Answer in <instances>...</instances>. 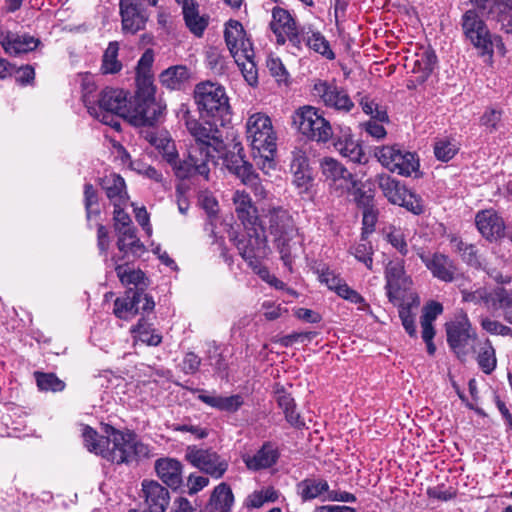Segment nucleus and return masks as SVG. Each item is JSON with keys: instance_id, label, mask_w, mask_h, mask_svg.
Masks as SVG:
<instances>
[{"instance_id": "f257e3e1", "label": "nucleus", "mask_w": 512, "mask_h": 512, "mask_svg": "<svg viewBox=\"0 0 512 512\" xmlns=\"http://www.w3.org/2000/svg\"><path fill=\"white\" fill-rule=\"evenodd\" d=\"M152 455L150 447L132 431L110 429L109 446L104 459L115 464H134Z\"/></svg>"}, {"instance_id": "f03ea898", "label": "nucleus", "mask_w": 512, "mask_h": 512, "mask_svg": "<svg viewBox=\"0 0 512 512\" xmlns=\"http://www.w3.org/2000/svg\"><path fill=\"white\" fill-rule=\"evenodd\" d=\"M194 100L202 118L223 121L230 113L229 98L225 88L212 81H202L194 88Z\"/></svg>"}, {"instance_id": "7ed1b4c3", "label": "nucleus", "mask_w": 512, "mask_h": 512, "mask_svg": "<svg viewBox=\"0 0 512 512\" xmlns=\"http://www.w3.org/2000/svg\"><path fill=\"white\" fill-rule=\"evenodd\" d=\"M133 100L127 109L126 119L135 126H152L162 117L166 106L155 97L154 85L136 86Z\"/></svg>"}, {"instance_id": "20e7f679", "label": "nucleus", "mask_w": 512, "mask_h": 512, "mask_svg": "<svg viewBox=\"0 0 512 512\" xmlns=\"http://www.w3.org/2000/svg\"><path fill=\"white\" fill-rule=\"evenodd\" d=\"M293 125L310 140L326 143L333 138V130L319 110L313 106H303L292 116Z\"/></svg>"}, {"instance_id": "39448f33", "label": "nucleus", "mask_w": 512, "mask_h": 512, "mask_svg": "<svg viewBox=\"0 0 512 512\" xmlns=\"http://www.w3.org/2000/svg\"><path fill=\"white\" fill-rule=\"evenodd\" d=\"M97 112L100 115H92L102 123L119 131L121 128L118 117L126 118L127 96L123 90L105 88L96 101Z\"/></svg>"}, {"instance_id": "423d86ee", "label": "nucleus", "mask_w": 512, "mask_h": 512, "mask_svg": "<svg viewBox=\"0 0 512 512\" xmlns=\"http://www.w3.org/2000/svg\"><path fill=\"white\" fill-rule=\"evenodd\" d=\"M246 235L241 238L230 234V239L234 241L239 254L254 270L259 268V258L266 255L267 240L262 225L244 227Z\"/></svg>"}, {"instance_id": "0eeeda50", "label": "nucleus", "mask_w": 512, "mask_h": 512, "mask_svg": "<svg viewBox=\"0 0 512 512\" xmlns=\"http://www.w3.org/2000/svg\"><path fill=\"white\" fill-rule=\"evenodd\" d=\"M246 134L253 150H277V134L267 114H251L246 122Z\"/></svg>"}, {"instance_id": "6e6552de", "label": "nucleus", "mask_w": 512, "mask_h": 512, "mask_svg": "<svg viewBox=\"0 0 512 512\" xmlns=\"http://www.w3.org/2000/svg\"><path fill=\"white\" fill-rule=\"evenodd\" d=\"M320 169L329 192L336 197L346 195L357 186L352 173L336 159L323 158L320 161Z\"/></svg>"}, {"instance_id": "1a4fd4ad", "label": "nucleus", "mask_w": 512, "mask_h": 512, "mask_svg": "<svg viewBox=\"0 0 512 512\" xmlns=\"http://www.w3.org/2000/svg\"><path fill=\"white\" fill-rule=\"evenodd\" d=\"M465 37L477 48L481 55L493 54V40L487 25L474 9L467 10L461 18Z\"/></svg>"}, {"instance_id": "9d476101", "label": "nucleus", "mask_w": 512, "mask_h": 512, "mask_svg": "<svg viewBox=\"0 0 512 512\" xmlns=\"http://www.w3.org/2000/svg\"><path fill=\"white\" fill-rule=\"evenodd\" d=\"M375 156L385 168L402 176H410L419 168V160L415 154L397 145L378 148Z\"/></svg>"}, {"instance_id": "9b49d317", "label": "nucleus", "mask_w": 512, "mask_h": 512, "mask_svg": "<svg viewBox=\"0 0 512 512\" xmlns=\"http://www.w3.org/2000/svg\"><path fill=\"white\" fill-rule=\"evenodd\" d=\"M185 459L195 468L214 479H220L228 470V461L216 451L188 446L185 450Z\"/></svg>"}, {"instance_id": "f8f14e48", "label": "nucleus", "mask_w": 512, "mask_h": 512, "mask_svg": "<svg viewBox=\"0 0 512 512\" xmlns=\"http://www.w3.org/2000/svg\"><path fill=\"white\" fill-rule=\"evenodd\" d=\"M223 152H213L212 148L199 145H190L188 157L176 167V175L179 178H188L194 174H199L208 179L210 172V163H214L216 155Z\"/></svg>"}, {"instance_id": "ddd939ff", "label": "nucleus", "mask_w": 512, "mask_h": 512, "mask_svg": "<svg viewBox=\"0 0 512 512\" xmlns=\"http://www.w3.org/2000/svg\"><path fill=\"white\" fill-rule=\"evenodd\" d=\"M151 6H156L158 0H147ZM119 14L121 17V30L125 35H135L145 29L149 14L141 7L138 0H120Z\"/></svg>"}, {"instance_id": "4468645a", "label": "nucleus", "mask_w": 512, "mask_h": 512, "mask_svg": "<svg viewBox=\"0 0 512 512\" xmlns=\"http://www.w3.org/2000/svg\"><path fill=\"white\" fill-rule=\"evenodd\" d=\"M447 342L450 348L458 357L467 354V346L475 340L476 334L466 315L457 316L454 320L446 323Z\"/></svg>"}, {"instance_id": "2eb2a0df", "label": "nucleus", "mask_w": 512, "mask_h": 512, "mask_svg": "<svg viewBox=\"0 0 512 512\" xmlns=\"http://www.w3.org/2000/svg\"><path fill=\"white\" fill-rule=\"evenodd\" d=\"M313 95L326 107L349 112L354 103L342 87L327 81H317L313 86Z\"/></svg>"}, {"instance_id": "dca6fc26", "label": "nucleus", "mask_w": 512, "mask_h": 512, "mask_svg": "<svg viewBox=\"0 0 512 512\" xmlns=\"http://www.w3.org/2000/svg\"><path fill=\"white\" fill-rule=\"evenodd\" d=\"M270 28L276 35L278 44H284L288 40L293 46H300L302 37L295 20L287 10L280 7L272 10Z\"/></svg>"}, {"instance_id": "f3484780", "label": "nucleus", "mask_w": 512, "mask_h": 512, "mask_svg": "<svg viewBox=\"0 0 512 512\" xmlns=\"http://www.w3.org/2000/svg\"><path fill=\"white\" fill-rule=\"evenodd\" d=\"M473 299L483 302L487 308L501 309L505 321L512 325V291L503 287L491 290L479 289L474 292Z\"/></svg>"}, {"instance_id": "a211bd4d", "label": "nucleus", "mask_w": 512, "mask_h": 512, "mask_svg": "<svg viewBox=\"0 0 512 512\" xmlns=\"http://www.w3.org/2000/svg\"><path fill=\"white\" fill-rule=\"evenodd\" d=\"M187 129L194 138L192 145L212 148L213 152H223L224 142L216 125H203L196 120H189L186 123Z\"/></svg>"}, {"instance_id": "6ab92c4d", "label": "nucleus", "mask_w": 512, "mask_h": 512, "mask_svg": "<svg viewBox=\"0 0 512 512\" xmlns=\"http://www.w3.org/2000/svg\"><path fill=\"white\" fill-rule=\"evenodd\" d=\"M416 253L435 278L444 282L454 281L456 268L446 255L441 253L430 254L421 248H417Z\"/></svg>"}, {"instance_id": "aec40b11", "label": "nucleus", "mask_w": 512, "mask_h": 512, "mask_svg": "<svg viewBox=\"0 0 512 512\" xmlns=\"http://www.w3.org/2000/svg\"><path fill=\"white\" fill-rule=\"evenodd\" d=\"M224 37L232 57H243V54L254 51L243 25L236 20H229L226 23Z\"/></svg>"}, {"instance_id": "412c9836", "label": "nucleus", "mask_w": 512, "mask_h": 512, "mask_svg": "<svg viewBox=\"0 0 512 512\" xmlns=\"http://www.w3.org/2000/svg\"><path fill=\"white\" fill-rule=\"evenodd\" d=\"M387 296L391 302L400 298L401 290L408 288L410 282L405 275L401 261H391L385 271Z\"/></svg>"}, {"instance_id": "4be33fe9", "label": "nucleus", "mask_w": 512, "mask_h": 512, "mask_svg": "<svg viewBox=\"0 0 512 512\" xmlns=\"http://www.w3.org/2000/svg\"><path fill=\"white\" fill-rule=\"evenodd\" d=\"M142 493L151 512H166L170 502L169 491L154 480L142 482Z\"/></svg>"}, {"instance_id": "5701e85b", "label": "nucleus", "mask_w": 512, "mask_h": 512, "mask_svg": "<svg viewBox=\"0 0 512 512\" xmlns=\"http://www.w3.org/2000/svg\"><path fill=\"white\" fill-rule=\"evenodd\" d=\"M478 231L487 240H497L504 236L505 224L503 219L493 210L479 211L475 217Z\"/></svg>"}, {"instance_id": "b1692460", "label": "nucleus", "mask_w": 512, "mask_h": 512, "mask_svg": "<svg viewBox=\"0 0 512 512\" xmlns=\"http://www.w3.org/2000/svg\"><path fill=\"white\" fill-rule=\"evenodd\" d=\"M235 212L244 227L261 225L257 208L254 206L250 195L244 190H236L232 197Z\"/></svg>"}, {"instance_id": "393cba45", "label": "nucleus", "mask_w": 512, "mask_h": 512, "mask_svg": "<svg viewBox=\"0 0 512 512\" xmlns=\"http://www.w3.org/2000/svg\"><path fill=\"white\" fill-rule=\"evenodd\" d=\"M183 465L173 458H161L155 462L158 477L171 489H178L183 483Z\"/></svg>"}, {"instance_id": "a878e982", "label": "nucleus", "mask_w": 512, "mask_h": 512, "mask_svg": "<svg viewBox=\"0 0 512 512\" xmlns=\"http://www.w3.org/2000/svg\"><path fill=\"white\" fill-rule=\"evenodd\" d=\"M267 216L269 218V230L271 235L274 236V241L283 237V235H290V237L296 235L298 229L287 210L280 207L273 208L269 210Z\"/></svg>"}, {"instance_id": "bb28decb", "label": "nucleus", "mask_w": 512, "mask_h": 512, "mask_svg": "<svg viewBox=\"0 0 512 512\" xmlns=\"http://www.w3.org/2000/svg\"><path fill=\"white\" fill-rule=\"evenodd\" d=\"M0 44L7 54L17 56L33 51L38 47L40 41L38 38L28 34L8 32L5 36L2 37Z\"/></svg>"}, {"instance_id": "cd10ccee", "label": "nucleus", "mask_w": 512, "mask_h": 512, "mask_svg": "<svg viewBox=\"0 0 512 512\" xmlns=\"http://www.w3.org/2000/svg\"><path fill=\"white\" fill-rule=\"evenodd\" d=\"M281 259L285 266L291 269L293 260L299 256L302 251V237L296 231V235H283V237L275 240Z\"/></svg>"}, {"instance_id": "c85d7f7f", "label": "nucleus", "mask_w": 512, "mask_h": 512, "mask_svg": "<svg viewBox=\"0 0 512 512\" xmlns=\"http://www.w3.org/2000/svg\"><path fill=\"white\" fill-rule=\"evenodd\" d=\"M279 457L277 448L271 443H265L256 454L244 458L249 469L260 470L274 465Z\"/></svg>"}, {"instance_id": "c756f323", "label": "nucleus", "mask_w": 512, "mask_h": 512, "mask_svg": "<svg viewBox=\"0 0 512 512\" xmlns=\"http://www.w3.org/2000/svg\"><path fill=\"white\" fill-rule=\"evenodd\" d=\"M102 188L114 207L122 206L127 201L124 179L117 174L105 176L101 181Z\"/></svg>"}, {"instance_id": "7c9ffc66", "label": "nucleus", "mask_w": 512, "mask_h": 512, "mask_svg": "<svg viewBox=\"0 0 512 512\" xmlns=\"http://www.w3.org/2000/svg\"><path fill=\"white\" fill-rule=\"evenodd\" d=\"M198 399L210 407L226 412H235L243 404V399L240 395H231L223 397L216 394H208L207 392H201L198 395Z\"/></svg>"}, {"instance_id": "2f4dec72", "label": "nucleus", "mask_w": 512, "mask_h": 512, "mask_svg": "<svg viewBox=\"0 0 512 512\" xmlns=\"http://www.w3.org/2000/svg\"><path fill=\"white\" fill-rule=\"evenodd\" d=\"M334 148L352 162L361 163L364 156L361 146L352 138L349 131H345L341 137L334 139Z\"/></svg>"}, {"instance_id": "473e14b6", "label": "nucleus", "mask_w": 512, "mask_h": 512, "mask_svg": "<svg viewBox=\"0 0 512 512\" xmlns=\"http://www.w3.org/2000/svg\"><path fill=\"white\" fill-rule=\"evenodd\" d=\"M117 247L124 255L131 253L139 256L144 251V245L136 236V229L134 227H126L125 229H118Z\"/></svg>"}, {"instance_id": "72a5a7b5", "label": "nucleus", "mask_w": 512, "mask_h": 512, "mask_svg": "<svg viewBox=\"0 0 512 512\" xmlns=\"http://www.w3.org/2000/svg\"><path fill=\"white\" fill-rule=\"evenodd\" d=\"M162 85L170 90L181 89L190 79V72L186 66H172L164 70L160 76Z\"/></svg>"}, {"instance_id": "f704fd0d", "label": "nucleus", "mask_w": 512, "mask_h": 512, "mask_svg": "<svg viewBox=\"0 0 512 512\" xmlns=\"http://www.w3.org/2000/svg\"><path fill=\"white\" fill-rule=\"evenodd\" d=\"M233 503L232 490L228 484L223 482L214 488L210 496L209 507L218 512H230Z\"/></svg>"}, {"instance_id": "c9c22d12", "label": "nucleus", "mask_w": 512, "mask_h": 512, "mask_svg": "<svg viewBox=\"0 0 512 512\" xmlns=\"http://www.w3.org/2000/svg\"><path fill=\"white\" fill-rule=\"evenodd\" d=\"M378 184L385 197L392 204L404 203V196H409L408 190L389 175H380Z\"/></svg>"}, {"instance_id": "e433bc0d", "label": "nucleus", "mask_w": 512, "mask_h": 512, "mask_svg": "<svg viewBox=\"0 0 512 512\" xmlns=\"http://www.w3.org/2000/svg\"><path fill=\"white\" fill-rule=\"evenodd\" d=\"M490 14L500 24V29L512 34V0H494Z\"/></svg>"}, {"instance_id": "4c0bfd02", "label": "nucleus", "mask_w": 512, "mask_h": 512, "mask_svg": "<svg viewBox=\"0 0 512 512\" xmlns=\"http://www.w3.org/2000/svg\"><path fill=\"white\" fill-rule=\"evenodd\" d=\"M139 310L135 291L127 292L124 297L117 298L114 302L113 312L116 317L123 320L133 318Z\"/></svg>"}, {"instance_id": "58836bf2", "label": "nucleus", "mask_w": 512, "mask_h": 512, "mask_svg": "<svg viewBox=\"0 0 512 512\" xmlns=\"http://www.w3.org/2000/svg\"><path fill=\"white\" fill-rule=\"evenodd\" d=\"M297 490L304 501L315 499L323 493L328 494V492H330L327 481L315 478H308L301 481L297 485Z\"/></svg>"}, {"instance_id": "ea45409f", "label": "nucleus", "mask_w": 512, "mask_h": 512, "mask_svg": "<svg viewBox=\"0 0 512 512\" xmlns=\"http://www.w3.org/2000/svg\"><path fill=\"white\" fill-rule=\"evenodd\" d=\"M154 61V53L152 49H147L138 61L136 68V86L148 87L153 84V74L151 71Z\"/></svg>"}, {"instance_id": "a19ab883", "label": "nucleus", "mask_w": 512, "mask_h": 512, "mask_svg": "<svg viewBox=\"0 0 512 512\" xmlns=\"http://www.w3.org/2000/svg\"><path fill=\"white\" fill-rule=\"evenodd\" d=\"M183 16L188 29L197 37L202 36L208 26V17L201 16L196 5L185 6Z\"/></svg>"}, {"instance_id": "79ce46f5", "label": "nucleus", "mask_w": 512, "mask_h": 512, "mask_svg": "<svg viewBox=\"0 0 512 512\" xmlns=\"http://www.w3.org/2000/svg\"><path fill=\"white\" fill-rule=\"evenodd\" d=\"M109 434L110 432L107 431ZM83 440L85 447L95 454L101 455L104 458V453L109 446V435L107 437L100 436L92 428L86 426L83 429Z\"/></svg>"}, {"instance_id": "37998d69", "label": "nucleus", "mask_w": 512, "mask_h": 512, "mask_svg": "<svg viewBox=\"0 0 512 512\" xmlns=\"http://www.w3.org/2000/svg\"><path fill=\"white\" fill-rule=\"evenodd\" d=\"M238 67L240 68L242 75L246 82L254 86L258 83V70L255 62V52L245 53L243 57H233Z\"/></svg>"}, {"instance_id": "c03bdc74", "label": "nucleus", "mask_w": 512, "mask_h": 512, "mask_svg": "<svg viewBox=\"0 0 512 512\" xmlns=\"http://www.w3.org/2000/svg\"><path fill=\"white\" fill-rule=\"evenodd\" d=\"M121 258L112 257L115 271L120 282L124 285H138L144 280V273L139 269H133L128 264H120Z\"/></svg>"}, {"instance_id": "a18cd8bd", "label": "nucleus", "mask_w": 512, "mask_h": 512, "mask_svg": "<svg viewBox=\"0 0 512 512\" xmlns=\"http://www.w3.org/2000/svg\"><path fill=\"white\" fill-rule=\"evenodd\" d=\"M119 43L110 42L106 48L103 58L101 71L103 74H115L122 69V63L118 60Z\"/></svg>"}, {"instance_id": "49530a36", "label": "nucleus", "mask_w": 512, "mask_h": 512, "mask_svg": "<svg viewBox=\"0 0 512 512\" xmlns=\"http://www.w3.org/2000/svg\"><path fill=\"white\" fill-rule=\"evenodd\" d=\"M136 341H141L149 346H157L161 343L162 337L151 329L150 325L144 320L140 319L138 324L131 329Z\"/></svg>"}, {"instance_id": "de8ad7c7", "label": "nucleus", "mask_w": 512, "mask_h": 512, "mask_svg": "<svg viewBox=\"0 0 512 512\" xmlns=\"http://www.w3.org/2000/svg\"><path fill=\"white\" fill-rule=\"evenodd\" d=\"M422 312L420 323L423 334L430 337L431 331H435L432 323L443 312V306L439 302L430 301L423 307Z\"/></svg>"}, {"instance_id": "09e8293b", "label": "nucleus", "mask_w": 512, "mask_h": 512, "mask_svg": "<svg viewBox=\"0 0 512 512\" xmlns=\"http://www.w3.org/2000/svg\"><path fill=\"white\" fill-rule=\"evenodd\" d=\"M291 170L294 174L293 181L295 185L306 190L311 181L307 159L304 156L294 158L291 164Z\"/></svg>"}, {"instance_id": "8fccbe9b", "label": "nucleus", "mask_w": 512, "mask_h": 512, "mask_svg": "<svg viewBox=\"0 0 512 512\" xmlns=\"http://www.w3.org/2000/svg\"><path fill=\"white\" fill-rule=\"evenodd\" d=\"M36 383L41 391L61 392L65 389V382L59 379L54 373L36 371L34 373Z\"/></svg>"}, {"instance_id": "3c124183", "label": "nucleus", "mask_w": 512, "mask_h": 512, "mask_svg": "<svg viewBox=\"0 0 512 512\" xmlns=\"http://www.w3.org/2000/svg\"><path fill=\"white\" fill-rule=\"evenodd\" d=\"M477 362L482 371L486 374H490L496 368L497 360L495 356V349L489 340H487L480 348Z\"/></svg>"}, {"instance_id": "603ef678", "label": "nucleus", "mask_w": 512, "mask_h": 512, "mask_svg": "<svg viewBox=\"0 0 512 512\" xmlns=\"http://www.w3.org/2000/svg\"><path fill=\"white\" fill-rule=\"evenodd\" d=\"M82 87V100L90 115H100L97 112L96 100L93 93L96 91L95 83L89 78L84 77L81 83Z\"/></svg>"}, {"instance_id": "864d4df0", "label": "nucleus", "mask_w": 512, "mask_h": 512, "mask_svg": "<svg viewBox=\"0 0 512 512\" xmlns=\"http://www.w3.org/2000/svg\"><path fill=\"white\" fill-rule=\"evenodd\" d=\"M305 40L310 49H313L315 52H318L329 59L334 58V54L331 51L328 42L320 33H312L310 36H307Z\"/></svg>"}, {"instance_id": "5fc2aeb1", "label": "nucleus", "mask_w": 512, "mask_h": 512, "mask_svg": "<svg viewBox=\"0 0 512 512\" xmlns=\"http://www.w3.org/2000/svg\"><path fill=\"white\" fill-rule=\"evenodd\" d=\"M458 249L461 252L462 259L467 264L476 268L486 269V264L483 263V261L478 256V251L474 245L460 242L458 244Z\"/></svg>"}, {"instance_id": "6e6d98bb", "label": "nucleus", "mask_w": 512, "mask_h": 512, "mask_svg": "<svg viewBox=\"0 0 512 512\" xmlns=\"http://www.w3.org/2000/svg\"><path fill=\"white\" fill-rule=\"evenodd\" d=\"M481 327L492 335H500L504 337H512V328L503 324L498 320L485 317L481 319Z\"/></svg>"}, {"instance_id": "4d7b16f0", "label": "nucleus", "mask_w": 512, "mask_h": 512, "mask_svg": "<svg viewBox=\"0 0 512 512\" xmlns=\"http://www.w3.org/2000/svg\"><path fill=\"white\" fill-rule=\"evenodd\" d=\"M412 304H402L399 307V317L405 331L411 337L417 336V329L415 325V315L411 311Z\"/></svg>"}, {"instance_id": "13d9d810", "label": "nucleus", "mask_w": 512, "mask_h": 512, "mask_svg": "<svg viewBox=\"0 0 512 512\" xmlns=\"http://www.w3.org/2000/svg\"><path fill=\"white\" fill-rule=\"evenodd\" d=\"M457 152L455 144L448 140H439L435 143L434 154L440 161L447 162L454 157Z\"/></svg>"}, {"instance_id": "bf43d9fd", "label": "nucleus", "mask_w": 512, "mask_h": 512, "mask_svg": "<svg viewBox=\"0 0 512 512\" xmlns=\"http://www.w3.org/2000/svg\"><path fill=\"white\" fill-rule=\"evenodd\" d=\"M502 112L496 109H488L480 118V123L490 133L497 131L501 125Z\"/></svg>"}, {"instance_id": "052dcab7", "label": "nucleus", "mask_w": 512, "mask_h": 512, "mask_svg": "<svg viewBox=\"0 0 512 512\" xmlns=\"http://www.w3.org/2000/svg\"><path fill=\"white\" fill-rule=\"evenodd\" d=\"M254 160L258 167L266 174L274 167V155L276 150H253Z\"/></svg>"}, {"instance_id": "680f3d73", "label": "nucleus", "mask_w": 512, "mask_h": 512, "mask_svg": "<svg viewBox=\"0 0 512 512\" xmlns=\"http://www.w3.org/2000/svg\"><path fill=\"white\" fill-rule=\"evenodd\" d=\"M361 106L363 111L370 115L372 120H377L379 122H385L388 120V115L386 109L382 106H379L374 101H369L368 99L361 101Z\"/></svg>"}, {"instance_id": "e2e57ef3", "label": "nucleus", "mask_w": 512, "mask_h": 512, "mask_svg": "<svg viewBox=\"0 0 512 512\" xmlns=\"http://www.w3.org/2000/svg\"><path fill=\"white\" fill-rule=\"evenodd\" d=\"M388 242L396 248L402 255H406L408 252L407 243L403 232L400 229L393 228L387 234Z\"/></svg>"}, {"instance_id": "0e129e2a", "label": "nucleus", "mask_w": 512, "mask_h": 512, "mask_svg": "<svg viewBox=\"0 0 512 512\" xmlns=\"http://www.w3.org/2000/svg\"><path fill=\"white\" fill-rule=\"evenodd\" d=\"M353 254L355 258L363 262L368 269H372V247L368 243H359L354 247Z\"/></svg>"}, {"instance_id": "69168bd1", "label": "nucleus", "mask_w": 512, "mask_h": 512, "mask_svg": "<svg viewBox=\"0 0 512 512\" xmlns=\"http://www.w3.org/2000/svg\"><path fill=\"white\" fill-rule=\"evenodd\" d=\"M209 484V479L205 476L192 473L188 476L186 486L188 494L194 495L204 489Z\"/></svg>"}, {"instance_id": "338daca9", "label": "nucleus", "mask_w": 512, "mask_h": 512, "mask_svg": "<svg viewBox=\"0 0 512 512\" xmlns=\"http://www.w3.org/2000/svg\"><path fill=\"white\" fill-rule=\"evenodd\" d=\"M245 161L246 160L240 154V152H229L224 154L223 156L224 165L233 174H235V172L241 167V165H243V163H245Z\"/></svg>"}, {"instance_id": "774afa93", "label": "nucleus", "mask_w": 512, "mask_h": 512, "mask_svg": "<svg viewBox=\"0 0 512 512\" xmlns=\"http://www.w3.org/2000/svg\"><path fill=\"white\" fill-rule=\"evenodd\" d=\"M147 141L154 146L159 153L166 146V142L170 140V136L166 131L150 132L146 135Z\"/></svg>"}]
</instances>
